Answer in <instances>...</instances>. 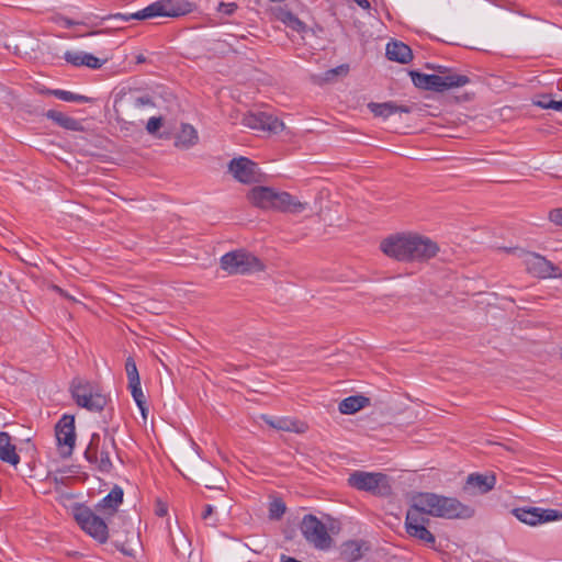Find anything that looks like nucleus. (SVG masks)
<instances>
[{"label": "nucleus", "mask_w": 562, "mask_h": 562, "mask_svg": "<svg viewBox=\"0 0 562 562\" xmlns=\"http://www.w3.org/2000/svg\"><path fill=\"white\" fill-rule=\"evenodd\" d=\"M7 93V87L3 85H0V94Z\"/></svg>", "instance_id": "obj_50"}, {"label": "nucleus", "mask_w": 562, "mask_h": 562, "mask_svg": "<svg viewBox=\"0 0 562 562\" xmlns=\"http://www.w3.org/2000/svg\"><path fill=\"white\" fill-rule=\"evenodd\" d=\"M213 473H214L215 475H217L218 477H221V476H222V473H221L218 470H216V469H214V470H213Z\"/></svg>", "instance_id": "obj_52"}, {"label": "nucleus", "mask_w": 562, "mask_h": 562, "mask_svg": "<svg viewBox=\"0 0 562 562\" xmlns=\"http://www.w3.org/2000/svg\"><path fill=\"white\" fill-rule=\"evenodd\" d=\"M301 531L306 541L316 549L327 550L331 547L333 539L326 526L316 516H304L301 522Z\"/></svg>", "instance_id": "obj_10"}, {"label": "nucleus", "mask_w": 562, "mask_h": 562, "mask_svg": "<svg viewBox=\"0 0 562 562\" xmlns=\"http://www.w3.org/2000/svg\"><path fill=\"white\" fill-rule=\"evenodd\" d=\"M341 555L347 561H357L361 558V548L355 541L346 542L342 546Z\"/></svg>", "instance_id": "obj_32"}, {"label": "nucleus", "mask_w": 562, "mask_h": 562, "mask_svg": "<svg viewBox=\"0 0 562 562\" xmlns=\"http://www.w3.org/2000/svg\"><path fill=\"white\" fill-rule=\"evenodd\" d=\"M56 439L59 446H64L67 448V451L64 454H71L76 441L74 416L64 415L61 419L57 423Z\"/></svg>", "instance_id": "obj_18"}, {"label": "nucleus", "mask_w": 562, "mask_h": 562, "mask_svg": "<svg viewBox=\"0 0 562 562\" xmlns=\"http://www.w3.org/2000/svg\"><path fill=\"white\" fill-rule=\"evenodd\" d=\"M248 201L261 210H271L282 213H301L307 209L306 202L299 201L285 191L271 187L257 186L247 193Z\"/></svg>", "instance_id": "obj_2"}, {"label": "nucleus", "mask_w": 562, "mask_h": 562, "mask_svg": "<svg viewBox=\"0 0 562 562\" xmlns=\"http://www.w3.org/2000/svg\"><path fill=\"white\" fill-rule=\"evenodd\" d=\"M86 401L77 403L79 406L87 408L91 412H100L106 405V397L101 394L97 389L86 395Z\"/></svg>", "instance_id": "obj_27"}, {"label": "nucleus", "mask_w": 562, "mask_h": 562, "mask_svg": "<svg viewBox=\"0 0 562 562\" xmlns=\"http://www.w3.org/2000/svg\"><path fill=\"white\" fill-rule=\"evenodd\" d=\"M409 240L411 233L394 234L384 238L380 243L381 251L389 258L402 262L409 261Z\"/></svg>", "instance_id": "obj_11"}, {"label": "nucleus", "mask_w": 562, "mask_h": 562, "mask_svg": "<svg viewBox=\"0 0 562 562\" xmlns=\"http://www.w3.org/2000/svg\"><path fill=\"white\" fill-rule=\"evenodd\" d=\"M115 451L114 438L108 434L101 437L99 434H92L90 442L85 451V458L92 464H95L102 472H109L112 469L110 456Z\"/></svg>", "instance_id": "obj_6"}, {"label": "nucleus", "mask_w": 562, "mask_h": 562, "mask_svg": "<svg viewBox=\"0 0 562 562\" xmlns=\"http://www.w3.org/2000/svg\"><path fill=\"white\" fill-rule=\"evenodd\" d=\"M348 70H349V67L347 65H340L336 68L326 70L322 75L313 76V80L315 83L323 85L325 82L334 81L338 76L347 75Z\"/></svg>", "instance_id": "obj_29"}, {"label": "nucleus", "mask_w": 562, "mask_h": 562, "mask_svg": "<svg viewBox=\"0 0 562 562\" xmlns=\"http://www.w3.org/2000/svg\"><path fill=\"white\" fill-rule=\"evenodd\" d=\"M48 289H50L52 291L58 293L59 295H61L63 297L67 299L68 301L72 302V303H77L78 302V300L75 296H72L67 291L63 290L60 286H58L56 284H53V283L49 284Z\"/></svg>", "instance_id": "obj_40"}, {"label": "nucleus", "mask_w": 562, "mask_h": 562, "mask_svg": "<svg viewBox=\"0 0 562 562\" xmlns=\"http://www.w3.org/2000/svg\"><path fill=\"white\" fill-rule=\"evenodd\" d=\"M192 11V5L189 2L182 1V2H175L172 0H164V1H157L148 7L144 8L143 10L137 11L136 13L125 15L122 13H116L113 15H110L109 18L113 19H120L122 21H130L132 19L136 20H146L151 19L156 16H180L184 15Z\"/></svg>", "instance_id": "obj_3"}, {"label": "nucleus", "mask_w": 562, "mask_h": 562, "mask_svg": "<svg viewBox=\"0 0 562 562\" xmlns=\"http://www.w3.org/2000/svg\"><path fill=\"white\" fill-rule=\"evenodd\" d=\"M370 111L375 116L389 117L395 113H411L412 106L409 105H397L394 102L374 103L368 104Z\"/></svg>", "instance_id": "obj_23"}, {"label": "nucleus", "mask_w": 562, "mask_h": 562, "mask_svg": "<svg viewBox=\"0 0 562 562\" xmlns=\"http://www.w3.org/2000/svg\"><path fill=\"white\" fill-rule=\"evenodd\" d=\"M221 268L228 274H248L263 271L265 265L254 254L237 249L221 257Z\"/></svg>", "instance_id": "obj_5"}, {"label": "nucleus", "mask_w": 562, "mask_h": 562, "mask_svg": "<svg viewBox=\"0 0 562 562\" xmlns=\"http://www.w3.org/2000/svg\"><path fill=\"white\" fill-rule=\"evenodd\" d=\"M199 143L198 131L190 124H181V128L176 137V146L182 149H189Z\"/></svg>", "instance_id": "obj_24"}, {"label": "nucleus", "mask_w": 562, "mask_h": 562, "mask_svg": "<svg viewBox=\"0 0 562 562\" xmlns=\"http://www.w3.org/2000/svg\"><path fill=\"white\" fill-rule=\"evenodd\" d=\"M214 483H215V482L206 483V484H205V486H206L207 488H214V487H215V484H214Z\"/></svg>", "instance_id": "obj_51"}, {"label": "nucleus", "mask_w": 562, "mask_h": 562, "mask_svg": "<svg viewBox=\"0 0 562 562\" xmlns=\"http://www.w3.org/2000/svg\"><path fill=\"white\" fill-rule=\"evenodd\" d=\"M105 61H106V58L100 59L90 53H85V55H83V66H87L91 69L101 68Z\"/></svg>", "instance_id": "obj_35"}, {"label": "nucleus", "mask_w": 562, "mask_h": 562, "mask_svg": "<svg viewBox=\"0 0 562 562\" xmlns=\"http://www.w3.org/2000/svg\"><path fill=\"white\" fill-rule=\"evenodd\" d=\"M243 124L249 128L278 134L283 131L284 124L278 117L265 113H249L243 117Z\"/></svg>", "instance_id": "obj_15"}, {"label": "nucleus", "mask_w": 562, "mask_h": 562, "mask_svg": "<svg viewBox=\"0 0 562 562\" xmlns=\"http://www.w3.org/2000/svg\"><path fill=\"white\" fill-rule=\"evenodd\" d=\"M32 41L33 40H32V37L30 35L21 34L19 36V38H16L14 42L7 44V47L9 49H12L15 55H20L22 53V49H26L29 47L31 49H34L29 44V42H32Z\"/></svg>", "instance_id": "obj_33"}, {"label": "nucleus", "mask_w": 562, "mask_h": 562, "mask_svg": "<svg viewBox=\"0 0 562 562\" xmlns=\"http://www.w3.org/2000/svg\"><path fill=\"white\" fill-rule=\"evenodd\" d=\"M262 419L266 424H268L272 428H274V425H277V418H272L267 415H262Z\"/></svg>", "instance_id": "obj_45"}, {"label": "nucleus", "mask_w": 562, "mask_h": 562, "mask_svg": "<svg viewBox=\"0 0 562 562\" xmlns=\"http://www.w3.org/2000/svg\"><path fill=\"white\" fill-rule=\"evenodd\" d=\"M356 3L364 10L370 9V2L368 0H355Z\"/></svg>", "instance_id": "obj_47"}, {"label": "nucleus", "mask_w": 562, "mask_h": 562, "mask_svg": "<svg viewBox=\"0 0 562 562\" xmlns=\"http://www.w3.org/2000/svg\"><path fill=\"white\" fill-rule=\"evenodd\" d=\"M125 371L128 379V389L131 390L132 396L140 409L144 419L147 417L148 408L146 406L145 395L140 387V379L138 370L133 358H127L125 362Z\"/></svg>", "instance_id": "obj_16"}, {"label": "nucleus", "mask_w": 562, "mask_h": 562, "mask_svg": "<svg viewBox=\"0 0 562 562\" xmlns=\"http://www.w3.org/2000/svg\"><path fill=\"white\" fill-rule=\"evenodd\" d=\"M162 125L161 117H150L147 122L146 130L149 134H155Z\"/></svg>", "instance_id": "obj_38"}, {"label": "nucleus", "mask_w": 562, "mask_h": 562, "mask_svg": "<svg viewBox=\"0 0 562 562\" xmlns=\"http://www.w3.org/2000/svg\"><path fill=\"white\" fill-rule=\"evenodd\" d=\"M348 484L373 495L385 496L390 494L387 476L379 472L353 471L348 477Z\"/></svg>", "instance_id": "obj_7"}, {"label": "nucleus", "mask_w": 562, "mask_h": 562, "mask_svg": "<svg viewBox=\"0 0 562 562\" xmlns=\"http://www.w3.org/2000/svg\"><path fill=\"white\" fill-rule=\"evenodd\" d=\"M281 21L294 31L301 32L304 30V23L290 11L281 13Z\"/></svg>", "instance_id": "obj_34"}, {"label": "nucleus", "mask_w": 562, "mask_h": 562, "mask_svg": "<svg viewBox=\"0 0 562 562\" xmlns=\"http://www.w3.org/2000/svg\"><path fill=\"white\" fill-rule=\"evenodd\" d=\"M94 390L95 387L93 385H91L89 382H83L81 380H74L71 384V394L76 403L86 401V395H88Z\"/></svg>", "instance_id": "obj_30"}, {"label": "nucleus", "mask_w": 562, "mask_h": 562, "mask_svg": "<svg viewBox=\"0 0 562 562\" xmlns=\"http://www.w3.org/2000/svg\"><path fill=\"white\" fill-rule=\"evenodd\" d=\"M514 516L521 522L536 526L538 524L562 519V513L555 509L539 507H520L513 510Z\"/></svg>", "instance_id": "obj_14"}, {"label": "nucleus", "mask_w": 562, "mask_h": 562, "mask_svg": "<svg viewBox=\"0 0 562 562\" xmlns=\"http://www.w3.org/2000/svg\"><path fill=\"white\" fill-rule=\"evenodd\" d=\"M386 56L390 60L407 64L412 60L413 53L408 45L394 41L386 45Z\"/></svg>", "instance_id": "obj_21"}, {"label": "nucleus", "mask_w": 562, "mask_h": 562, "mask_svg": "<svg viewBox=\"0 0 562 562\" xmlns=\"http://www.w3.org/2000/svg\"><path fill=\"white\" fill-rule=\"evenodd\" d=\"M549 218L552 223L562 226V209H554L549 213Z\"/></svg>", "instance_id": "obj_42"}, {"label": "nucleus", "mask_w": 562, "mask_h": 562, "mask_svg": "<svg viewBox=\"0 0 562 562\" xmlns=\"http://www.w3.org/2000/svg\"><path fill=\"white\" fill-rule=\"evenodd\" d=\"M75 519L89 536L100 543L106 542L109 528L104 520L88 507H78L75 510Z\"/></svg>", "instance_id": "obj_9"}, {"label": "nucleus", "mask_w": 562, "mask_h": 562, "mask_svg": "<svg viewBox=\"0 0 562 562\" xmlns=\"http://www.w3.org/2000/svg\"><path fill=\"white\" fill-rule=\"evenodd\" d=\"M285 513V505L282 501H273L270 504L269 514L271 518H280Z\"/></svg>", "instance_id": "obj_37"}, {"label": "nucleus", "mask_w": 562, "mask_h": 562, "mask_svg": "<svg viewBox=\"0 0 562 562\" xmlns=\"http://www.w3.org/2000/svg\"><path fill=\"white\" fill-rule=\"evenodd\" d=\"M370 405V398L363 395H351L339 403V412L350 415Z\"/></svg>", "instance_id": "obj_25"}, {"label": "nucleus", "mask_w": 562, "mask_h": 562, "mask_svg": "<svg viewBox=\"0 0 562 562\" xmlns=\"http://www.w3.org/2000/svg\"><path fill=\"white\" fill-rule=\"evenodd\" d=\"M549 100H550V99H549V97L543 95V97H542V99H541L540 101H544V103H548V102H549Z\"/></svg>", "instance_id": "obj_53"}, {"label": "nucleus", "mask_w": 562, "mask_h": 562, "mask_svg": "<svg viewBox=\"0 0 562 562\" xmlns=\"http://www.w3.org/2000/svg\"><path fill=\"white\" fill-rule=\"evenodd\" d=\"M237 9V4L234 3V2H229V3H225V2H221L218 4V12L221 13H224L226 15H232Z\"/></svg>", "instance_id": "obj_41"}, {"label": "nucleus", "mask_w": 562, "mask_h": 562, "mask_svg": "<svg viewBox=\"0 0 562 562\" xmlns=\"http://www.w3.org/2000/svg\"><path fill=\"white\" fill-rule=\"evenodd\" d=\"M212 514H213V506L212 505H206L205 509H204V512L202 514V518L203 519H207Z\"/></svg>", "instance_id": "obj_46"}, {"label": "nucleus", "mask_w": 562, "mask_h": 562, "mask_svg": "<svg viewBox=\"0 0 562 562\" xmlns=\"http://www.w3.org/2000/svg\"><path fill=\"white\" fill-rule=\"evenodd\" d=\"M274 429L302 434L306 431L307 425L296 419L281 417L277 418V425H274Z\"/></svg>", "instance_id": "obj_28"}, {"label": "nucleus", "mask_w": 562, "mask_h": 562, "mask_svg": "<svg viewBox=\"0 0 562 562\" xmlns=\"http://www.w3.org/2000/svg\"><path fill=\"white\" fill-rule=\"evenodd\" d=\"M167 514V508L165 506H161L157 509L158 516H165Z\"/></svg>", "instance_id": "obj_48"}, {"label": "nucleus", "mask_w": 562, "mask_h": 562, "mask_svg": "<svg viewBox=\"0 0 562 562\" xmlns=\"http://www.w3.org/2000/svg\"><path fill=\"white\" fill-rule=\"evenodd\" d=\"M13 99L14 97L12 92L7 88V93L0 94V110L2 109V105L11 106Z\"/></svg>", "instance_id": "obj_43"}, {"label": "nucleus", "mask_w": 562, "mask_h": 562, "mask_svg": "<svg viewBox=\"0 0 562 562\" xmlns=\"http://www.w3.org/2000/svg\"><path fill=\"white\" fill-rule=\"evenodd\" d=\"M439 251L437 243L426 236L411 233L409 261L424 263L434 258Z\"/></svg>", "instance_id": "obj_12"}, {"label": "nucleus", "mask_w": 562, "mask_h": 562, "mask_svg": "<svg viewBox=\"0 0 562 562\" xmlns=\"http://www.w3.org/2000/svg\"><path fill=\"white\" fill-rule=\"evenodd\" d=\"M151 106H154V102L149 95H138L136 93H124L114 103L117 115L130 123H134L139 117L138 112L140 110Z\"/></svg>", "instance_id": "obj_8"}, {"label": "nucleus", "mask_w": 562, "mask_h": 562, "mask_svg": "<svg viewBox=\"0 0 562 562\" xmlns=\"http://www.w3.org/2000/svg\"><path fill=\"white\" fill-rule=\"evenodd\" d=\"M229 171L243 183H251L257 180V165L246 157L234 158L229 162Z\"/></svg>", "instance_id": "obj_19"}, {"label": "nucleus", "mask_w": 562, "mask_h": 562, "mask_svg": "<svg viewBox=\"0 0 562 562\" xmlns=\"http://www.w3.org/2000/svg\"><path fill=\"white\" fill-rule=\"evenodd\" d=\"M115 546L117 549H120L124 554L132 555V549L126 548L124 543H119V541L115 542Z\"/></svg>", "instance_id": "obj_44"}, {"label": "nucleus", "mask_w": 562, "mask_h": 562, "mask_svg": "<svg viewBox=\"0 0 562 562\" xmlns=\"http://www.w3.org/2000/svg\"><path fill=\"white\" fill-rule=\"evenodd\" d=\"M123 502V490L114 486L112 491L101 499L97 505V509L103 514L113 515Z\"/></svg>", "instance_id": "obj_22"}, {"label": "nucleus", "mask_w": 562, "mask_h": 562, "mask_svg": "<svg viewBox=\"0 0 562 562\" xmlns=\"http://www.w3.org/2000/svg\"><path fill=\"white\" fill-rule=\"evenodd\" d=\"M413 83L420 89L443 92L453 88H460L470 82L465 75L448 72L446 75H426L418 71L409 72Z\"/></svg>", "instance_id": "obj_4"}, {"label": "nucleus", "mask_w": 562, "mask_h": 562, "mask_svg": "<svg viewBox=\"0 0 562 562\" xmlns=\"http://www.w3.org/2000/svg\"><path fill=\"white\" fill-rule=\"evenodd\" d=\"M48 93L55 95L56 98H58L63 101H67V102H88V101H90V98H88L86 95L77 94V93L66 91V90H60V89L49 90Z\"/></svg>", "instance_id": "obj_31"}, {"label": "nucleus", "mask_w": 562, "mask_h": 562, "mask_svg": "<svg viewBox=\"0 0 562 562\" xmlns=\"http://www.w3.org/2000/svg\"><path fill=\"white\" fill-rule=\"evenodd\" d=\"M524 263L526 270L533 277L541 279L562 277V271L559 267L538 254L525 252Z\"/></svg>", "instance_id": "obj_13"}, {"label": "nucleus", "mask_w": 562, "mask_h": 562, "mask_svg": "<svg viewBox=\"0 0 562 562\" xmlns=\"http://www.w3.org/2000/svg\"><path fill=\"white\" fill-rule=\"evenodd\" d=\"M535 104L542 109H552L555 111H562V101L549 100L548 103H544V101H537V102H535Z\"/></svg>", "instance_id": "obj_39"}, {"label": "nucleus", "mask_w": 562, "mask_h": 562, "mask_svg": "<svg viewBox=\"0 0 562 562\" xmlns=\"http://www.w3.org/2000/svg\"><path fill=\"white\" fill-rule=\"evenodd\" d=\"M0 460L16 468L21 461L16 447L11 442V436L0 431Z\"/></svg>", "instance_id": "obj_20"}, {"label": "nucleus", "mask_w": 562, "mask_h": 562, "mask_svg": "<svg viewBox=\"0 0 562 562\" xmlns=\"http://www.w3.org/2000/svg\"><path fill=\"white\" fill-rule=\"evenodd\" d=\"M496 476L493 473H471L468 475L464 492L470 495H483L495 487Z\"/></svg>", "instance_id": "obj_17"}, {"label": "nucleus", "mask_w": 562, "mask_h": 562, "mask_svg": "<svg viewBox=\"0 0 562 562\" xmlns=\"http://www.w3.org/2000/svg\"><path fill=\"white\" fill-rule=\"evenodd\" d=\"M46 116L65 130H68V131H81L82 130L81 123L79 121L64 114L63 112L49 110V111H47Z\"/></svg>", "instance_id": "obj_26"}, {"label": "nucleus", "mask_w": 562, "mask_h": 562, "mask_svg": "<svg viewBox=\"0 0 562 562\" xmlns=\"http://www.w3.org/2000/svg\"><path fill=\"white\" fill-rule=\"evenodd\" d=\"M83 55L85 52H66L64 55V58L67 63L74 65V66H83Z\"/></svg>", "instance_id": "obj_36"}, {"label": "nucleus", "mask_w": 562, "mask_h": 562, "mask_svg": "<svg viewBox=\"0 0 562 562\" xmlns=\"http://www.w3.org/2000/svg\"><path fill=\"white\" fill-rule=\"evenodd\" d=\"M136 61H137V64L144 63L145 61V57L143 55H138L136 57Z\"/></svg>", "instance_id": "obj_49"}, {"label": "nucleus", "mask_w": 562, "mask_h": 562, "mask_svg": "<svg viewBox=\"0 0 562 562\" xmlns=\"http://www.w3.org/2000/svg\"><path fill=\"white\" fill-rule=\"evenodd\" d=\"M474 508L454 497L419 493L413 497L406 513L405 529L409 537L434 548L436 538L426 527L429 524L426 515L446 519H469L474 516Z\"/></svg>", "instance_id": "obj_1"}]
</instances>
